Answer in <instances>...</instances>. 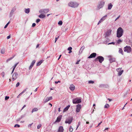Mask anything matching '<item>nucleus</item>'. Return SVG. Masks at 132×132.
Here are the masks:
<instances>
[{"label":"nucleus","mask_w":132,"mask_h":132,"mask_svg":"<svg viewBox=\"0 0 132 132\" xmlns=\"http://www.w3.org/2000/svg\"><path fill=\"white\" fill-rule=\"evenodd\" d=\"M123 33V30L121 27H119L117 31V37L120 38L121 37Z\"/></svg>","instance_id":"f257e3e1"},{"label":"nucleus","mask_w":132,"mask_h":132,"mask_svg":"<svg viewBox=\"0 0 132 132\" xmlns=\"http://www.w3.org/2000/svg\"><path fill=\"white\" fill-rule=\"evenodd\" d=\"M105 3V2L103 0L99 2L98 3L97 6V9L99 10L100 9L102 8L104 6Z\"/></svg>","instance_id":"f03ea898"},{"label":"nucleus","mask_w":132,"mask_h":132,"mask_svg":"<svg viewBox=\"0 0 132 132\" xmlns=\"http://www.w3.org/2000/svg\"><path fill=\"white\" fill-rule=\"evenodd\" d=\"M68 5L69 6L75 8L77 7L78 4L76 2H71L68 3Z\"/></svg>","instance_id":"7ed1b4c3"},{"label":"nucleus","mask_w":132,"mask_h":132,"mask_svg":"<svg viewBox=\"0 0 132 132\" xmlns=\"http://www.w3.org/2000/svg\"><path fill=\"white\" fill-rule=\"evenodd\" d=\"M104 58L103 56H99L95 59V61H98L99 62L101 63L104 61Z\"/></svg>","instance_id":"20e7f679"},{"label":"nucleus","mask_w":132,"mask_h":132,"mask_svg":"<svg viewBox=\"0 0 132 132\" xmlns=\"http://www.w3.org/2000/svg\"><path fill=\"white\" fill-rule=\"evenodd\" d=\"M124 51L127 53H129L131 51V49L129 46H126L124 47Z\"/></svg>","instance_id":"39448f33"},{"label":"nucleus","mask_w":132,"mask_h":132,"mask_svg":"<svg viewBox=\"0 0 132 132\" xmlns=\"http://www.w3.org/2000/svg\"><path fill=\"white\" fill-rule=\"evenodd\" d=\"M73 118L72 117H70L67 118L65 121V123H66L70 124L72 121Z\"/></svg>","instance_id":"423d86ee"},{"label":"nucleus","mask_w":132,"mask_h":132,"mask_svg":"<svg viewBox=\"0 0 132 132\" xmlns=\"http://www.w3.org/2000/svg\"><path fill=\"white\" fill-rule=\"evenodd\" d=\"M50 10L48 9H45L40 10L39 12L40 13L43 14L47 13Z\"/></svg>","instance_id":"0eeeda50"},{"label":"nucleus","mask_w":132,"mask_h":132,"mask_svg":"<svg viewBox=\"0 0 132 132\" xmlns=\"http://www.w3.org/2000/svg\"><path fill=\"white\" fill-rule=\"evenodd\" d=\"M81 101V99L78 98L73 99L72 101L73 104H78L80 103Z\"/></svg>","instance_id":"6e6552de"},{"label":"nucleus","mask_w":132,"mask_h":132,"mask_svg":"<svg viewBox=\"0 0 132 132\" xmlns=\"http://www.w3.org/2000/svg\"><path fill=\"white\" fill-rule=\"evenodd\" d=\"M112 30L110 29L107 30L105 34V37H108L111 34Z\"/></svg>","instance_id":"1a4fd4ad"},{"label":"nucleus","mask_w":132,"mask_h":132,"mask_svg":"<svg viewBox=\"0 0 132 132\" xmlns=\"http://www.w3.org/2000/svg\"><path fill=\"white\" fill-rule=\"evenodd\" d=\"M81 105L80 104H78L76 106V112L77 113L79 112L81 109Z\"/></svg>","instance_id":"9d476101"},{"label":"nucleus","mask_w":132,"mask_h":132,"mask_svg":"<svg viewBox=\"0 0 132 132\" xmlns=\"http://www.w3.org/2000/svg\"><path fill=\"white\" fill-rule=\"evenodd\" d=\"M18 76V74L16 72L12 76V79L13 80V81L14 80L16 79L17 78V76Z\"/></svg>","instance_id":"9b49d317"},{"label":"nucleus","mask_w":132,"mask_h":132,"mask_svg":"<svg viewBox=\"0 0 132 132\" xmlns=\"http://www.w3.org/2000/svg\"><path fill=\"white\" fill-rule=\"evenodd\" d=\"M15 10L16 8L15 7H13L12 8L10 14V17H11L12 16L13 13Z\"/></svg>","instance_id":"f8f14e48"},{"label":"nucleus","mask_w":132,"mask_h":132,"mask_svg":"<svg viewBox=\"0 0 132 132\" xmlns=\"http://www.w3.org/2000/svg\"><path fill=\"white\" fill-rule=\"evenodd\" d=\"M96 55V54L95 53H93L91 54L90 56L88 57V58L89 59L95 57Z\"/></svg>","instance_id":"ddd939ff"},{"label":"nucleus","mask_w":132,"mask_h":132,"mask_svg":"<svg viewBox=\"0 0 132 132\" xmlns=\"http://www.w3.org/2000/svg\"><path fill=\"white\" fill-rule=\"evenodd\" d=\"M106 16H107L105 15V16H103V17H102L99 21V22L97 24V25H98L101 22L103 21L104 20H105V19Z\"/></svg>","instance_id":"4468645a"},{"label":"nucleus","mask_w":132,"mask_h":132,"mask_svg":"<svg viewBox=\"0 0 132 132\" xmlns=\"http://www.w3.org/2000/svg\"><path fill=\"white\" fill-rule=\"evenodd\" d=\"M52 99V96L50 97H47L46 99L44 100V103H46L47 102L51 100Z\"/></svg>","instance_id":"2eb2a0df"},{"label":"nucleus","mask_w":132,"mask_h":132,"mask_svg":"<svg viewBox=\"0 0 132 132\" xmlns=\"http://www.w3.org/2000/svg\"><path fill=\"white\" fill-rule=\"evenodd\" d=\"M35 62H36V61L35 60H34L32 61L31 62V64L29 66V70L31 69L32 68V67L34 66V64L35 63Z\"/></svg>","instance_id":"dca6fc26"},{"label":"nucleus","mask_w":132,"mask_h":132,"mask_svg":"<svg viewBox=\"0 0 132 132\" xmlns=\"http://www.w3.org/2000/svg\"><path fill=\"white\" fill-rule=\"evenodd\" d=\"M62 116L61 115L59 116L57 118L56 120L55 121V122H59L60 121L62 118Z\"/></svg>","instance_id":"f3484780"},{"label":"nucleus","mask_w":132,"mask_h":132,"mask_svg":"<svg viewBox=\"0 0 132 132\" xmlns=\"http://www.w3.org/2000/svg\"><path fill=\"white\" fill-rule=\"evenodd\" d=\"M70 89L72 91H73L75 89V86L73 84L71 85L69 87Z\"/></svg>","instance_id":"a211bd4d"},{"label":"nucleus","mask_w":132,"mask_h":132,"mask_svg":"<svg viewBox=\"0 0 132 132\" xmlns=\"http://www.w3.org/2000/svg\"><path fill=\"white\" fill-rule=\"evenodd\" d=\"M63 130V127L62 126H60L59 128L58 132H62Z\"/></svg>","instance_id":"6ab92c4d"},{"label":"nucleus","mask_w":132,"mask_h":132,"mask_svg":"<svg viewBox=\"0 0 132 132\" xmlns=\"http://www.w3.org/2000/svg\"><path fill=\"white\" fill-rule=\"evenodd\" d=\"M85 48V46H83L80 49L79 51V54H81Z\"/></svg>","instance_id":"aec40b11"},{"label":"nucleus","mask_w":132,"mask_h":132,"mask_svg":"<svg viewBox=\"0 0 132 132\" xmlns=\"http://www.w3.org/2000/svg\"><path fill=\"white\" fill-rule=\"evenodd\" d=\"M38 17L40 18H44L45 17V15L44 14H42L39 15Z\"/></svg>","instance_id":"412c9836"},{"label":"nucleus","mask_w":132,"mask_h":132,"mask_svg":"<svg viewBox=\"0 0 132 132\" xmlns=\"http://www.w3.org/2000/svg\"><path fill=\"white\" fill-rule=\"evenodd\" d=\"M30 11V9L29 8L25 9L24 10V12L26 13H29Z\"/></svg>","instance_id":"4be33fe9"},{"label":"nucleus","mask_w":132,"mask_h":132,"mask_svg":"<svg viewBox=\"0 0 132 132\" xmlns=\"http://www.w3.org/2000/svg\"><path fill=\"white\" fill-rule=\"evenodd\" d=\"M109 60L110 62V63H111L114 62H115V58H111L110 59H109Z\"/></svg>","instance_id":"5701e85b"},{"label":"nucleus","mask_w":132,"mask_h":132,"mask_svg":"<svg viewBox=\"0 0 132 132\" xmlns=\"http://www.w3.org/2000/svg\"><path fill=\"white\" fill-rule=\"evenodd\" d=\"M70 106V105H68L64 109V110L63 111V112H64L65 111H66L69 108Z\"/></svg>","instance_id":"b1692460"},{"label":"nucleus","mask_w":132,"mask_h":132,"mask_svg":"<svg viewBox=\"0 0 132 132\" xmlns=\"http://www.w3.org/2000/svg\"><path fill=\"white\" fill-rule=\"evenodd\" d=\"M113 5L111 3H110L108 5V9L109 10H110L112 8Z\"/></svg>","instance_id":"393cba45"},{"label":"nucleus","mask_w":132,"mask_h":132,"mask_svg":"<svg viewBox=\"0 0 132 132\" xmlns=\"http://www.w3.org/2000/svg\"><path fill=\"white\" fill-rule=\"evenodd\" d=\"M43 61L42 60H40V61L38 62L36 64V66H38L40 65L42 63Z\"/></svg>","instance_id":"a878e982"},{"label":"nucleus","mask_w":132,"mask_h":132,"mask_svg":"<svg viewBox=\"0 0 132 132\" xmlns=\"http://www.w3.org/2000/svg\"><path fill=\"white\" fill-rule=\"evenodd\" d=\"M38 109L37 108H35L33 109L32 111V113H33L34 112H36L38 111Z\"/></svg>","instance_id":"bb28decb"},{"label":"nucleus","mask_w":132,"mask_h":132,"mask_svg":"<svg viewBox=\"0 0 132 132\" xmlns=\"http://www.w3.org/2000/svg\"><path fill=\"white\" fill-rule=\"evenodd\" d=\"M119 53H121L122 55H123V53L122 50L121 48H119Z\"/></svg>","instance_id":"cd10ccee"},{"label":"nucleus","mask_w":132,"mask_h":132,"mask_svg":"<svg viewBox=\"0 0 132 132\" xmlns=\"http://www.w3.org/2000/svg\"><path fill=\"white\" fill-rule=\"evenodd\" d=\"M123 70H122L121 71H120L118 73V75L119 76H121L123 72Z\"/></svg>","instance_id":"c85d7f7f"},{"label":"nucleus","mask_w":132,"mask_h":132,"mask_svg":"<svg viewBox=\"0 0 132 132\" xmlns=\"http://www.w3.org/2000/svg\"><path fill=\"white\" fill-rule=\"evenodd\" d=\"M109 105L108 104H106L104 106V108H108L109 107Z\"/></svg>","instance_id":"c756f323"},{"label":"nucleus","mask_w":132,"mask_h":132,"mask_svg":"<svg viewBox=\"0 0 132 132\" xmlns=\"http://www.w3.org/2000/svg\"><path fill=\"white\" fill-rule=\"evenodd\" d=\"M5 50L3 48V49H2V50L1 51V53L2 54L4 53H5Z\"/></svg>","instance_id":"7c9ffc66"},{"label":"nucleus","mask_w":132,"mask_h":132,"mask_svg":"<svg viewBox=\"0 0 132 132\" xmlns=\"http://www.w3.org/2000/svg\"><path fill=\"white\" fill-rule=\"evenodd\" d=\"M69 130L70 132H72L73 130V129L72 128L71 126H70L69 129Z\"/></svg>","instance_id":"2f4dec72"},{"label":"nucleus","mask_w":132,"mask_h":132,"mask_svg":"<svg viewBox=\"0 0 132 132\" xmlns=\"http://www.w3.org/2000/svg\"><path fill=\"white\" fill-rule=\"evenodd\" d=\"M88 83L89 84H92L94 83V81L92 80H89L88 81Z\"/></svg>","instance_id":"473e14b6"},{"label":"nucleus","mask_w":132,"mask_h":132,"mask_svg":"<svg viewBox=\"0 0 132 132\" xmlns=\"http://www.w3.org/2000/svg\"><path fill=\"white\" fill-rule=\"evenodd\" d=\"M58 24L60 25H62V21H59L58 23Z\"/></svg>","instance_id":"72a5a7b5"},{"label":"nucleus","mask_w":132,"mask_h":132,"mask_svg":"<svg viewBox=\"0 0 132 132\" xmlns=\"http://www.w3.org/2000/svg\"><path fill=\"white\" fill-rule=\"evenodd\" d=\"M10 21H9L7 24H6L5 26H4V28H6L8 25V24L10 23Z\"/></svg>","instance_id":"f704fd0d"},{"label":"nucleus","mask_w":132,"mask_h":132,"mask_svg":"<svg viewBox=\"0 0 132 132\" xmlns=\"http://www.w3.org/2000/svg\"><path fill=\"white\" fill-rule=\"evenodd\" d=\"M42 126V125L41 124H39L37 126V128L38 129H39Z\"/></svg>","instance_id":"c9c22d12"},{"label":"nucleus","mask_w":132,"mask_h":132,"mask_svg":"<svg viewBox=\"0 0 132 132\" xmlns=\"http://www.w3.org/2000/svg\"><path fill=\"white\" fill-rule=\"evenodd\" d=\"M121 68H119L118 69H116V70L118 72H119L121 70Z\"/></svg>","instance_id":"e433bc0d"},{"label":"nucleus","mask_w":132,"mask_h":132,"mask_svg":"<svg viewBox=\"0 0 132 132\" xmlns=\"http://www.w3.org/2000/svg\"><path fill=\"white\" fill-rule=\"evenodd\" d=\"M25 116H26L25 114H24L23 115H22V116H21L20 117V118L22 119V118H23L24 117H25Z\"/></svg>","instance_id":"4c0bfd02"},{"label":"nucleus","mask_w":132,"mask_h":132,"mask_svg":"<svg viewBox=\"0 0 132 132\" xmlns=\"http://www.w3.org/2000/svg\"><path fill=\"white\" fill-rule=\"evenodd\" d=\"M20 127V125L18 124H16L14 126V127Z\"/></svg>","instance_id":"58836bf2"},{"label":"nucleus","mask_w":132,"mask_h":132,"mask_svg":"<svg viewBox=\"0 0 132 132\" xmlns=\"http://www.w3.org/2000/svg\"><path fill=\"white\" fill-rule=\"evenodd\" d=\"M28 89L27 88H26L21 93L22 94L24 92H25Z\"/></svg>","instance_id":"ea45409f"},{"label":"nucleus","mask_w":132,"mask_h":132,"mask_svg":"<svg viewBox=\"0 0 132 132\" xmlns=\"http://www.w3.org/2000/svg\"><path fill=\"white\" fill-rule=\"evenodd\" d=\"M1 75L2 76V77H4L5 75V73L4 72H2L1 73Z\"/></svg>","instance_id":"a19ab883"},{"label":"nucleus","mask_w":132,"mask_h":132,"mask_svg":"<svg viewBox=\"0 0 132 132\" xmlns=\"http://www.w3.org/2000/svg\"><path fill=\"white\" fill-rule=\"evenodd\" d=\"M122 41L120 39H119L118 40L117 43L118 44H119L120 43V42H121Z\"/></svg>","instance_id":"79ce46f5"},{"label":"nucleus","mask_w":132,"mask_h":132,"mask_svg":"<svg viewBox=\"0 0 132 132\" xmlns=\"http://www.w3.org/2000/svg\"><path fill=\"white\" fill-rule=\"evenodd\" d=\"M80 122H79L78 123L76 129V130L77 129L78 127L80 125Z\"/></svg>","instance_id":"37998d69"},{"label":"nucleus","mask_w":132,"mask_h":132,"mask_svg":"<svg viewBox=\"0 0 132 132\" xmlns=\"http://www.w3.org/2000/svg\"><path fill=\"white\" fill-rule=\"evenodd\" d=\"M40 21V20L39 19H38L36 20V22L37 23H38Z\"/></svg>","instance_id":"c03bdc74"},{"label":"nucleus","mask_w":132,"mask_h":132,"mask_svg":"<svg viewBox=\"0 0 132 132\" xmlns=\"http://www.w3.org/2000/svg\"><path fill=\"white\" fill-rule=\"evenodd\" d=\"M72 49V48L71 47H69L68 48V50L70 51V50H71Z\"/></svg>","instance_id":"a18cd8bd"},{"label":"nucleus","mask_w":132,"mask_h":132,"mask_svg":"<svg viewBox=\"0 0 132 132\" xmlns=\"http://www.w3.org/2000/svg\"><path fill=\"white\" fill-rule=\"evenodd\" d=\"M20 85V83L19 82H18L17 83L16 86V87H18Z\"/></svg>","instance_id":"49530a36"},{"label":"nucleus","mask_w":132,"mask_h":132,"mask_svg":"<svg viewBox=\"0 0 132 132\" xmlns=\"http://www.w3.org/2000/svg\"><path fill=\"white\" fill-rule=\"evenodd\" d=\"M9 98V96H6L5 97V100H7Z\"/></svg>","instance_id":"de8ad7c7"},{"label":"nucleus","mask_w":132,"mask_h":132,"mask_svg":"<svg viewBox=\"0 0 132 132\" xmlns=\"http://www.w3.org/2000/svg\"><path fill=\"white\" fill-rule=\"evenodd\" d=\"M115 44V43L114 42H113L110 43H108V44L109 45V44H113V45H114Z\"/></svg>","instance_id":"09e8293b"},{"label":"nucleus","mask_w":132,"mask_h":132,"mask_svg":"<svg viewBox=\"0 0 132 132\" xmlns=\"http://www.w3.org/2000/svg\"><path fill=\"white\" fill-rule=\"evenodd\" d=\"M18 63H16L14 65V66L13 68H14V69H15V67L18 64Z\"/></svg>","instance_id":"8fccbe9b"},{"label":"nucleus","mask_w":132,"mask_h":132,"mask_svg":"<svg viewBox=\"0 0 132 132\" xmlns=\"http://www.w3.org/2000/svg\"><path fill=\"white\" fill-rule=\"evenodd\" d=\"M59 37V36H58L57 38V37L55 38V43L57 41V40L58 39V38Z\"/></svg>","instance_id":"3c124183"},{"label":"nucleus","mask_w":132,"mask_h":132,"mask_svg":"<svg viewBox=\"0 0 132 132\" xmlns=\"http://www.w3.org/2000/svg\"><path fill=\"white\" fill-rule=\"evenodd\" d=\"M36 25V24L35 23H33L32 24V27H34Z\"/></svg>","instance_id":"603ef678"},{"label":"nucleus","mask_w":132,"mask_h":132,"mask_svg":"<svg viewBox=\"0 0 132 132\" xmlns=\"http://www.w3.org/2000/svg\"><path fill=\"white\" fill-rule=\"evenodd\" d=\"M21 119L20 118V117L18 118V119H17L16 120V121H20V120Z\"/></svg>","instance_id":"864d4df0"},{"label":"nucleus","mask_w":132,"mask_h":132,"mask_svg":"<svg viewBox=\"0 0 132 132\" xmlns=\"http://www.w3.org/2000/svg\"><path fill=\"white\" fill-rule=\"evenodd\" d=\"M80 60H79L77 62H76V64H79V62H80Z\"/></svg>","instance_id":"5fc2aeb1"},{"label":"nucleus","mask_w":132,"mask_h":132,"mask_svg":"<svg viewBox=\"0 0 132 132\" xmlns=\"http://www.w3.org/2000/svg\"><path fill=\"white\" fill-rule=\"evenodd\" d=\"M11 36L10 35H9L7 37V39H8L10 38Z\"/></svg>","instance_id":"6e6d98bb"},{"label":"nucleus","mask_w":132,"mask_h":132,"mask_svg":"<svg viewBox=\"0 0 132 132\" xmlns=\"http://www.w3.org/2000/svg\"><path fill=\"white\" fill-rule=\"evenodd\" d=\"M60 81H55V84H58L59 82H60Z\"/></svg>","instance_id":"4d7b16f0"},{"label":"nucleus","mask_w":132,"mask_h":132,"mask_svg":"<svg viewBox=\"0 0 132 132\" xmlns=\"http://www.w3.org/2000/svg\"><path fill=\"white\" fill-rule=\"evenodd\" d=\"M102 123V121H101L99 123H98V126H97V127L98 126L100 125Z\"/></svg>","instance_id":"13d9d810"},{"label":"nucleus","mask_w":132,"mask_h":132,"mask_svg":"<svg viewBox=\"0 0 132 132\" xmlns=\"http://www.w3.org/2000/svg\"><path fill=\"white\" fill-rule=\"evenodd\" d=\"M26 106V105H24L22 107V109L21 110H22L24 108H25Z\"/></svg>","instance_id":"bf43d9fd"},{"label":"nucleus","mask_w":132,"mask_h":132,"mask_svg":"<svg viewBox=\"0 0 132 132\" xmlns=\"http://www.w3.org/2000/svg\"><path fill=\"white\" fill-rule=\"evenodd\" d=\"M120 16V15H119L118 17H117L115 20V21H116L117 19H118Z\"/></svg>","instance_id":"052dcab7"},{"label":"nucleus","mask_w":132,"mask_h":132,"mask_svg":"<svg viewBox=\"0 0 132 132\" xmlns=\"http://www.w3.org/2000/svg\"><path fill=\"white\" fill-rule=\"evenodd\" d=\"M15 69H14V68H13V70H12V72H11V74H12L13 73V72L14 71V70Z\"/></svg>","instance_id":"680f3d73"},{"label":"nucleus","mask_w":132,"mask_h":132,"mask_svg":"<svg viewBox=\"0 0 132 132\" xmlns=\"http://www.w3.org/2000/svg\"><path fill=\"white\" fill-rule=\"evenodd\" d=\"M15 69H14V68H13V70H12V72H11V74H12L13 73V72L14 71V70Z\"/></svg>","instance_id":"e2e57ef3"},{"label":"nucleus","mask_w":132,"mask_h":132,"mask_svg":"<svg viewBox=\"0 0 132 132\" xmlns=\"http://www.w3.org/2000/svg\"><path fill=\"white\" fill-rule=\"evenodd\" d=\"M61 55H60L59 56V58H58V60H59L60 59V58H61Z\"/></svg>","instance_id":"0e129e2a"},{"label":"nucleus","mask_w":132,"mask_h":132,"mask_svg":"<svg viewBox=\"0 0 132 132\" xmlns=\"http://www.w3.org/2000/svg\"><path fill=\"white\" fill-rule=\"evenodd\" d=\"M39 44H38L36 46V48H38V47H39Z\"/></svg>","instance_id":"69168bd1"},{"label":"nucleus","mask_w":132,"mask_h":132,"mask_svg":"<svg viewBox=\"0 0 132 132\" xmlns=\"http://www.w3.org/2000/svg\"><path fill=\"white\" fill-rule=\"evenodd\" d=\"M32 124H33V123H31V124H29V125H28V127H29V126H31L32 125Z\"/></svg>","instance_id":"338daca9"},{"label":"nucleus","mask_w":132,"mask_h":132,"mask_svg":"<svg viewBox=\"0 0 132 132\" xmlns=\"http://www.w3.org/2000/svg\"><path fill=\"white\" fill-rule=\"evenodd\" d=\"M72 51L71 50H70V51H69L68 53H70L71 52H72Z\"/></svg>","instance_id":"774afa93"}]
</instances>
